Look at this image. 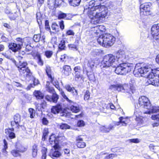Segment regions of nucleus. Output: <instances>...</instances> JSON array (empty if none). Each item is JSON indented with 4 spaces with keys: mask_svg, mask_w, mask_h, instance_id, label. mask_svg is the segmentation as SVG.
<instances>
[{
    "mask_svg": "<svg viewBox=\"0 0 159 159\" xmlns=\"http://www.w3.org/2000/svg\"><path fill=\"white\" fill-rule=\"evenodd\" d=\"M153 66L151 64H145L143 66L139 68L136 67L134 70V74H140L141 76L147 77L148 79L147 82L149 84H151L156 86L159 85V81L158 79L154 80L155 75L153 71L150 72L149 71L152 70Z\"/></svg>",
    "mask_w": 159,
    "mask_h": 159,
    "instance_id": "3",
    "label": "nucleus"
},
{
    "mask_svg": "<svg viewBox=\"0 0 159 159\" xmlns=\"http://www.w3.org/2000/svg\"><path fill=\"white\" fill-rule=\"evenodd\" d=\"M52 28L53 30H54V32H57L59 31V26L56 23L52 24Z\"/></svg>",
    "mask_w": 159,
    "mask_h": 159,
    "instance_id": "33",
    "label": "nucleus"
},
{
    "mask_svg": "<svg viewBox=\"0 0 159 159\" xmlns=\"http://www.w3.org/2000/svg\"><path fill=\"white\" fill-rule=\"evenodd\" d=\"M50 79L51 82L52 83L53 85L57 88L59 87L58 82L57 80H54V77H52V78Z\"/></svg>",
    "mask_w": 159,
    "mask_h": 159,
    "instance_id": "37",
    "label": "nucleus"
},
{
    "mask_svg": "<svg viewBox=\"0 0 159 159\" xmlns=\"http://www.w3.org/2000/svg\"><path fill=\"white\" fill-rule=\"evenodd\" d=\"M107 155L108 154L107 152H102L100 154V156L101 157H103L104 155H106V156L104 157L105 159H112L115 157H117L118 154L117 153H112L109 154L108 155Z\"/></svg>",
    "mask_w": 159,
    "mask_h": 159,
    "instance_id": "18",
    "label": "nucleus"
},
{
    "mask_svg": "<svg viewBox=\"0 0 159 159\" xmlns=\"http://www.w3.org/2000/svg\"><path fill=\"white\" fill-rule=\"evenodd\" d=\"M139 110H136L134 112V115L136 117L135 120L138 122V123L142 124L143 122V117L140 116V114H139Z\"/></svg>",
    "mask_w": 159,
    "mask_h": 159,
    "instance_id": "16",
    "label": "nucleus"
},
{
    "mask_svg": "<svg viewBox=\"0 0 159 159\" xmlns=\"http://www.w3.org/2000/svg\"><path fill=\"white\" fill-rule=\"evenodd\" d=\"M27 65L28 64L26 62L20 61L17 66L20 74H23L27 77H29L32 74L30 70L27 67Z\"/></svg>",
    "mask_w": 159,
    "mask_h": 159,
    "instance_id": "6",
    "label": "nucleus"
},
{
    "mask_svg": "<svg viewBox=\"0 0 159 159\" xmlns=\"http://www.w3.org/2000/svg\"><path fill=\"white\" fill-rule=\"evenodd\" d=\"M99 31H104L105 30V26L103 25H98Z\"/></svg>",
    "mask_w": 159,
    "mask_h": 159,
    "instance_id": "54",
    "label": "nucleus"
},
{
    "mask_svg": "<svg viewBox=\"0 0 159 159\" xmlns=\"http://www.w3.org/2000/svg\"><path fill=\"white\" fill-rule=\"evenodd\" d=\"M148 111L143 112V114H150L152 113H155L159 111V107L157 106H150V108L147 109Z\"/></svg>",
    "mask_w": 159,
    "mask_h": 159,
    "instance_id": "14",
    "label": "nucleus"
},
{
    "mask_svg": "<svg viewBox=\"0 0 159 159\" xmlns=\"http://www.w3.org/2000/svg\"><path fill=\"white\" fill-rule=\"evenodd\" d=\"M65 88L68 92L72 93L74 96H77L78 95L77 90L74 87H71L69 84L65 85Z\"/></svg>",
    "mask_w": 159,
    "mask_h": 159,
    "instance_id": "13",
    "label": "nucleus"
},
{
    "mask_svg": "<svg viewBox=\"0 0 159 159\" xmlns=\"http://www.w3.org/2000/svg\"><path fill=\"white\" fill-rule=\"evenodd\" d=\"M90 97V93L89 91H87L85 93L84 95V99L85 100H88L89 99Z\"/></svg>",
    "mask_w": 159,
    "mask_h": 159,
    "instance_id": "47",
    "label": "nucleus"
},
{
    "mask_svg": "<svg viewBox=\"0 0 159 159\" xmlns=\"http://www.w3.org/2000/svg\"><path fill=\"white\" fill-rule=\"evenodd\" d=\"M62 110L61 106L60 104H57L56 106H53L51 108V112L55 114L61 112Z\"/></svg>",
    "mask_w": 159,
    "mask_h": 159,
    "instance_id": "15",
    "label": "nucleus"
},
{
    "mask_svg": "<svg viewBox=\"0 0 159 159\" xmlns=\"http://www.w3.org/2000/svg\"><path fill=\"white\" fill-rule=\"evenodd\" d=\"M115 126L114 125L110 124V125L108 128H107V129L109 130V132L111 130L113 129L114 128Z\"/></svg>",
    "mask_w": 159,
    "mask_h": 159,
    "instance_id": "61",
    "label": "nucleus"
},
{
    "mask_svg": "<svg viewBox=\"0 0 159 159\" xmlns=\"http://www.w3.org/2000/svg\"><path fill=\"white\" fill-rule=\"evenodd\" d=\"M138 103L140 107L147 109L150 108L151 106V104L148 98L144 96L139 98Z\"/></svg>",
    "mask_w": 159,
    "mask_h": 159,
    "instance_id": "7",
    "label": "nucleus"
},
{
    "mask_svg": "<svg viewBox=\"0 0 159 159\" xmlns=\"http://www.w3.org/2000/svg\"><path fill=\"white\" fill-rule=\"evenodd\" d=\"M77 125L79 127H82L84 126V123L83 120L79 121L77 123Z\"/></svg>",
    "mask_w": 159,
    "mask_h": 159,
    "instance_id": "52",
    "label": "nucleus"
},
{
    "mask_svg": "<svg viewBox=\"0 0 159 159\" xmlns=\"http://www.w3.org/2000/svg\"><path fill=\"white\" fill-rule=\"evenodd\" d=\"M59 148L58 145L56 143L53 148L50 150L48 155L53 158L60 157L61 155V153L58 151Z\"/></svg>",
    "mask_w": 159,
    "mask_h": 159,
    "instance_id": "9",
    "label": "nucleus"
},
{
    "mask_svg": "<svg viewBox=\"0 0 159 159\" xmlns=\"http://www.w3.org/2000/svg\"><path fill=\"white\" fill-rule=\"evenodd\" d=\"M37 57L38 60V64L40 66L43 65V61L41 58L39 54H38L37 55Z\"/></svg>",
    "mask_w": 159,
    "mask_h": 159,
    "instance_id": "45",
    "label": "nucleus"
},
{
    "mask_svg": "<svg viewBox=\"0 0 159 159\" xmlns=\"http://www.w3.org/2000/svg\"><path fill=\"white\" fill-rule=\"evenodd\" d=\"M95 1L92 0L89 2L87 14L94 24L99 23L102 18H105L107 13V9L103 5L94 6Z\"/></svg>",
    "mask_w": 159,
    "mask_h": 159,
    "instance_id": "2",
    "label": "nucleus"
},
{
    "mask_svg": "<svg viewBox=\"0 0 159 159\" xmlns=\"http://www.w3.org/2000/svg\"><path fill=\"white\" fill-rule=\"evenodd\" d=\"M32 155L33 157H36L37 156L38 152V145L36 144H34L31 148Z\"/></svg>",
    "mask_w": 159,
    "mask_h": 159,
    "instance_id": "19",
    "label": "nucleus"
},
{
    "mask_svg": "<svg viewBox=\"0 0 159 159\" xmlns=\"http://www.w3.org/2000/svg\"><path fill=\"white\" fill-rule=\"evenodd\" d=\"M130 142L138 143L140 142V140L138 139H132L129 140Z\"/></svg>",
    "mask_w": 159,
    "mask_h": 159,
    "instance_id": "49",
    "label": "nucleus"
},
{
    "mask_svg": "<svg viewBox=\"0 0 159 159\" xmlns=\"http://www.w3.org/2000/svg\"><path fill=\"white\" fill-rule=\"evenodd\" d=\"M36 108L39 111H40L41 110V109L42 108L41 107V105L39 104H37L36 106Z\"/></svg>",
    "mask_w": 159,
    "mask_h": 159,
    "instance_id": "64",
    "label": "nucleus"
},
{
    "mask_svg": "<svg viewBox=\"0 0 159 159\" xmlns=\"http://www.w3.org/2000/svg\"><path fill=\"white\" fill-rule=\"evenodd\" d=\"M46 90L47 91L50 93H53L54 92V90L53 88L50 87H48V88H46Z\"/></svg>",
    "mask_w": 159,
    "mask_h": 159,
    "instance_id": "53",
    "label": "nucleus"
},
{
    "mask_svg": "<svg viewBox=\"0 0 159 159\" xmlns=\"http://www.w3.org/2000/svg\"><path fill=\"white\" fill-rule=\"evenodd\" d=\"M58 98V96L57 94L53 93L52 96V102L56 103L57 102Z\"/></svg>",
    "mask_w": 159,
    "mask_h": 159,
    "instance_id": "34",
    "label": "nucleus"
},
{
    "mask_svg": "<svg viewBox=\"0 0 159 159\" xmlns=\"http://www.w3.org/2000/svg\"><path fill=\"white\" fill-rule=\"evenodd\" d=\"M116 90L128 93L130 95L131 93H133L135 92V87L134 84L130 83L129 86L126 84L123 85L117 84Z\"/></svg>",
    "mask_w": 159,
    "mask_h": 159,
    "instance_id": "5",
    "label": "nucleus"
},
{
    "mask_svg": "<svg viewBox=\"0 0 159 159\" xmlns=\"http://www.w3.org/2000/svg\"><path fill=\"white\" fill-rule=\"evenodd\" d=\"M80 68L79 66H77L75 67L74 69V70L75 71V73L79 72V71L80 70Z\"/></svg>",
    "mask_w": 159,
    "mask_h": 159,
    "instance_id": "62",
    "label": "nucleus"
},
{
    "mask_svg": "<svg viewBox=\"0 0 159 159\" xmlns=\"http://www.w3.org/2000/svg\"><path fill=\"white\" fill-rule=\"evenodd\" d=\"M68 47L71 50H77V49L76 46L73 44H70L68 45Z\"/></svg>",
    "mask_w": 159,
    "mask_h": 159,
    "instance_id": "46",
    "label": "nucleus"
},
{
    "mask_svg": "<svg viewBox=\"0 0 159 159\" xmlns=\"http://www.w3.org/2000/svg\"><path fill=\"white\" fill-rule=\"evenodd\" d=\"M151 118L153 120H156L159 122V113L157 115H153L151 116Z\"/></svg>",
    "mask_w": 159,
    "mask_h": 159,
    "instance_id": "44",
    "label": "nucleus"
},
{
    "mask_svg": "<svg viewBox=\"0 0 159 159\" xmlns=\"http://www.w3.org/2000/svg\"><path fill=\"white\" fill-rule=\"evenodd\" d=\"M65 43V42L64 40H61L59 45V49L61 50H64L66 48Z\"/></svg>",
    "mask_w": 159,
    "mask_h": 159,
    "instance_id": "30",
    "label": "nucleus"
},
{
    "mask_svg": "<svg viewBox=\"0 0 159 159\" xmlns=\"http://www.w3.org/2000/svg\"><path fill=\"white\" fill-rule=\"evenodd\" d=\"M22 46V43L20 42L19 43H11L9 45V49L14 52L18 51L21 48Z\"/></svg>",
    "mask_w": 159,
    "mask_h": 159,
    "instance_id": "11",
    "label": "nucleus"
},
{
    "mask_svg": "<svg viewBox=\"0 0 159 159\" xmlns=\"http://www.w3.org/2000/svg\"><path fill=\"white\" fill-rule=\"evenodd\" d=\"M66 34L67 35H74L75 34V33L72 30H68L67 31Z\"/></svg>",
    "mask_w": 159,
    "mask_h": 159,
    "instance_id": "58",
    "label": "nucleus"
},
{
    "mask_svg": "<svg viewBox=\"0 0 159 159\" xmlns=\"http://www.w3.org/2000/svg\"><path fill=\"white\" fill-rule=\"evenodd\" d=\"M48 133V128H45L44 129L43 136L42 137V140H45L47 137V136Z\"/></svg>",
    "mask_w": 159,
    "mask_h": 159,
    "instance_id": "32",
    "label": "nucleus"
},
{
    "mask_svg": "<svg viewBox=\"0 0 159 159\" xmlns=\"http://www.w3.org/2000/svg\"><path fill=\"white\" fill-rule=\"evenodd\" d=\"M13 128L7 129L5 130V133L6 134L8 135L9 137L11 139H12L15 137V134L13 132Z\"/></svg>",
    "mask_w": 159,
    "mask_h": 159,
    "instance_id": "17",
    "label": "nucleus"
},
{
    "mask_svg": "<svg viewBox=\"0 0 159 159\" xmlns=\"http://www.w3.org/2000/svg\"><path fill=\"white\" fill-rule=\"evenodd\" d=\"M14 120L16 123V126L18 127L20 125L19 123L20 121V116L18 114L15 115L14 116Z\"/></svg>",
    "mask_w": 159,
    "mask_h": 159,
    "instance_id": "24",
    "label": "nucleus"
},
{
    "mask_svg": "<svg viewBox=\"0 0 159 159\" xmlns=\"http://www.w3.org/2000/svg\"><path fill=\"white\" fill-rule=\"evenodd\" d=\"M40 38V34H38L34 35L33 38V39L35 42H39V41Z\"/></svg>",
    "mask_w": 159,
    "mask_h": 159,
    "instance_id": "41",
    "label": "nucleus"
},
{
    "mask_svg": "<svg viewBox=\"0 0 159 159\" xmlns=\"http://www.w3.org/2000/svg\"><path fill=\"white\" fill-rule=\"evenodd\" d=\"M47 149L45 148H43L42 150V159H46V152L47 151Z\"/></svg>",
    "mask_w": 159,
    "mask_h": 159,
    "instance_id": "40",
    "label": "nucleus"
},
{
    "mask_svg": "<svg viewBox=\"0 0 159 159\" xmlns=\"http://www.w3.org/2000/svg\"><path fill=\"white\" fill-rule=\"evenodd\" d=\"M119 120L120 123L122 124L121 126H126L127 124V119L123 117H121L119 118Z\"/></svg>",
    "mask_w": 159,
    "mask_h": 159,
    "instance_id": "29",
    "label": "nucleus"
},
{
    "mask_svg": "<svg viewBox=\"0 0 159 159\" xmlns=\"http://www.w3.org/2000/svg\"><path fill=\"white\" fill-rule=\"evenodd\" d=\"M20 152L18 150L13 149L11 151V153L14 157H17L20 156Z\"/></svg>",
    "mask_w": 159,
    "mask_h": 159,
    "instance_id": "31",
    "label": "nucleus"
},
{
    "mask_svg": "<svg viewBox=\"0 0 159 159\" xmlns=\"http://www.w3.org/2000/svg\"><path fill=\"white\" fill-rule=\"evenodd\" d=\"M34 94L37 99H42L43 97V94L39 91H35Z\"/></svg>",
    "mask_w": 159,
    "mask_h": 159,
    "instance_id": "23",
    "label": "nucleus"
},
{
    "mask_svg": "<svg viewBox=\"0 0 159 159\" xmlns=\"http://www.w3.org/2000/svg\"><path fill=\"white\" fill-rule=\"evenodd\" d=\"M117 88V84L116 85H111L109 87V89L111 90H116Z\"/></svg>",
    "mask_w": 159,
    "mask_h": 159,
    "instance_id": "57",
    "label": "nucleus"
},
{
    "mask_svg": "<svg viewBox=\"0 0 159 159\" xmlns=\"http://www.w3.org/2000/svg\"><path fill=\"white\" fill-rule=\"evenodd\" d=\"M76 144L78 148H82L86 146L85 143L83 142V139L80 135L76 137Z\"/></svg>",
    "mask_w": 159,
    "mask_h": 159,
    "instance_id": "12",
    "label": "nucleus"
},
{
    "mask_svg": "<svg viewBox=\"0 0 159 159\" xmlns=\"http://www.w3.org/2000/svg\"><path fill=\"white\" fill-rule=\"evenodd\" d=\"M27 150V149L24 147H22L18 150L20 152H25Z\"/></svg>",
    "mask_w": 159,
    "mask_h": 159,
    "instance_id": "60",
    "label": "nucleus"
},
{
    "mask_svg": "<svg viewBox=\"0 0 159 159\" xmlns=\"http://www.w3.org/2000/svg\"><path fill=\"white\" fill-rule=\"evenodd\" d=\"M59 24L60 26V28L63 30L64 28V21L63 20H61L59 22Z\"/></svg>",
    "mask_w": 159,
    "mask_h": 159,
    "instance_id": "56",
    "label": "nucleus"
},
{
    "mask_svg": "<svg viewBox=\"0 0 159 159\" xmlns=\"http://www.w3.org/2000/svg\"><path fill=\"white\" fill-rule=\"evenodd\" d=\"M60 93L65 99L66 100L70 103H73V102L71 100H70L67 97L66 95L64 92L62 90H61L60 91Z\"/></svg>",
    "mask_w": 159,
    "mask_h": 159,
    "instance_id": "25",
    "label": "nucleus"
},
{
    "mask_svg": "<svg viewBox=\"0 0 159 159\" xmlns=\"http://www.w3.org/2000/svg\"><path fill=\"white\" fill-rule=\"evenodd\" d=\"M29 111L30 115V117L31 118H34L35 116V111L33 109L30 108L29 109Z\"/></svg>",
    "mask_w": 159,
    "mask_h": 159,
    "instance_id": "36",
    "label": "nucleus"
},
{
    "mask_svg": "<svg viewBox=\"0 0 159 159\" xmlns=\"http://www.w3.org/2000/svg\"><path fill=\"white\" fill-rule=\"evenodd\" d=\"M75 80L76 81H83L84 80V78L83 76L80 75L79 72H77L75 73Z\"/></svg>",
    "mask_w": 159,
    "mask_h": 159,
    "instance_id": "27",
    "label": "nucleus"
},
{
    "mask_svg": "<svg viewBox=\"0 0 159 159\" xmlns=\"http://www.w3.org/2000/svg\"><path fill=\"white\" fill-rule=\"evenodd\" d=\"M70 5L73 7L78 6L81 0H68Z\"/></svg>",
    "mask_w": 159,
    "mask_h": 159,
    "instance_id": "21",
    "label": "nucleus"
},
{
    "mask_svg": "<svg viewBox=\"0 0 159 159\" xmlns=\"http://www.w3.org/2000/svg\"><path fill=\"white\" fill-rule=\"evenodd\" d=\"M151 33L154 39L159 42V24L154 25L152 26Z\"/></svg>",
    "mask_w": 159,
    "mask_h": 159,
    "instance_id": "10",
    "label": "nucleus"
},
{
    "mask_svg": "<svg viewBox=\"0 0 159 159\" xmlns=\"http://www.w3.org/2000/svg\"><path fill=\"white\" fill-rule=\"evenodd\" d=\"M152 71H153L154 73L155 74V76H157L159 78V68L152 70Z\"/></svg>",
    "mask_w": 159,
    "mask_h": 159,
    "instance_id": "48",
    "label": "nucleus"
},
{
    "mask_svg": "<svg viewBox=\"0 0 159 159\" xmlns=\"http://www.w3.org/2000/svg\"><path fill=\"white\" fill-rule=\"evenodd\" d=\"M52 96L48 95H46L45 97V99L48 101L51 102L52 101Z\"/></svg>",
    "mask_w": 159,
    "mask_h": 159,
    "instance_id": "59",
    "label": "nucleus"
},
{
    "mask_svg": "<svg viewBox=\"0 0 159 159\" xmlns=\"http://www.w3.org/2000/svg\"><path fill=\"white\" fill-rule=\"evenodd\" d=\"M42 122L43 123V125H46L48 123V121L47 120V119L45 118H43L42 119Z\"/></svg>",
    "mask_w": 159,
    "mask_h": 159,
    "instance_id": "63",
    "label": "nucleus"
},
{
    "mask_svg": "<svg viewBox=\"0 0 159 159\" xmlns=\"http://www.w3.org/2000/svg\"><path fill=\"white\" fill-rule=\"evenodd\" d=\"M59 127L62 129H66L70 128V126L66 124H61L59 125Z\"/></svg>",
    "mask_w": 159,
    "mask_h": 159,
    "instance_id": "35",
    "label": "nucleus"
},
{
    "mask_svg": "<svg viewBox=\"0 0 159 159\" xmlns=\"http://www.w3.org/2000/svg\"><path fill=\"white\" fill-rule=\"evenodd\" d=\"M92 30L93 31L94 33L96 34H98L100 32L98 25L94 27Z\"/></svg>",
    "mask_w": 159,
    "mask_h": 159,
    "instance_id": "51",
    "label": "nucleus"
},
{
    "mask_svg": "<svg viewBox=\"0 0 159 159\" xmlns=\"http://www.w3.org/2000/svg\"><path fill=\"white\" fill-rule=\"evenodd\" d=\"M4 145V148L2 149V152L3 154L6 156H7V155L8 152L6 151L7 149V141L4 139L3 141Z\"/></svg>",
    "mask_w": 159,
    "mask_h": 159,
    "instance_id": "22",
    "label": "nucleus"
},
{
    "mask_svg": "<svg viewBox=\"0 0 159 159\" xmlns=\"http://www.w3.org/2000/svg\"><path fill=\"white\" fill-rule=\"evenodd\" d=\"M46 71L49 78L52 79V71L50 67L49 66H46Z\"/></svg>",
    "mask_w": 159,
    "mask_h": 159,
    "instance_id": "28",
    "label": "nucleus"
},
{
    "mask_svg": "<svg viewBox=\"0 0 159 159\" xmlns=\"http://www.w3.org/2000/svg\"><path fill=\"white\" fill-rule=\"evenodd\" d=\"M66 14L61 13L59 14L58 16V18L59 19H63L66 17Z\"/></svg>",
    "mask_w": 159,
    "mask_h": 159,
    "instance_id": "50",
    "label": "nucleus"
},
{
    "mask_svg": "<svg viewBox=\"0 0 159 159\" xmlns=\"http://www.w3.org/2000/svg\"><path fill=\"white\" fill-rule=\"evenodd\" d=\"M63 69L64 70V74L66 76L69 75L71 71L70 66L68 65L65 66L63 67Z\"/></svg>",
    "mask_w": 159,
    "mask_h": 159,
    "instance_id": "20",
    "label": "nucleus"
},
{
    "mask_svg": "<svg viewBox=\"0 0 159 159\" xmlns=\"http://www.w3.org/2000/svg\"><path fill=\"white\" fill-rule=\"evenodd\" d=\"M100 130L105 133H107L109 132V130L107 129V128H106L105 126H101L99 127Z\"/></svg>",
    "mask_w": 159,
    "mask_h": 159,
    "instance_id": "43",
    "label": "nucleus"
},
{
    "mask_svg": "<svg viewBox=\"0 0 159 159\" xmlns=\"http://www.w3.org/2000/svg\"><path fill=\"white\" fill-rule=\"evenodd\" d=\"M8 52H9V51H7L6 52L2 53V55L6 58L10 59L11 58V56L10 55L8 54Z\"/></svg>",
    "mask_w": 159,
    "mask_h": 159,
    "instance_id": "55",
    "label": "nucleus"
},
{
    "mask_svg": "<svg viewBox=\"0 0 159 159\" xmlns=\"http://www.w3.org/2000/svg\"><path fill=\"white\" fill-rule=\"evenodd\" d=\"M62 2V0H55L53 3L55 7H57L60 5Z\"/></svg>",
    "mask_w": 159,
    "mask_h": 159,
    "instance_id": "38",
    "label": "nucleus"
},
{
    "mask_svg": "<svg viewBox=\"0 0 159 159\" xmlns=\"http://www.w3.org/2000/svg\"><path fill=\"white\" fill-rule=\"evenodd\" d=\"M115 40V38L109 34H105L100 35L98 39V42L103 47L109 48L112 46Z\"/></svg>",
    "mask_w": 159,
    "mask_h": 159,
    "instance_id": "4",
    "label": "nucleus"
},
{
    "mask_svg": "<svg viewBox=\"0 0 159 159\" xmlns=\"http://www.w3.org/2000/svg\"><path fill=\"white\" fill-rule=\"evenodd\" d=\"M123 56L118 53L116 59L115 57L110 54L104 57L102 64L103 67H108L111 66L116 67L115 72L117 74L125 75L133 69V65L129 63H121Z\"/></svg>",
    "mask_w": 159,
    "mask_h": 159,
    "instance_id": "1",
    "label": "nucleus"
},
{
    "mask_svg": "<svg viewBox=\"0 0 159 159\" xmlns=\"http://www.w3.org/2000/svg\"><path fill=\"white\" fill-rule=\"evenodd\" d=\"M53 54V52L52 51H47L45 52V55L48 58H50Z\"/></svg>",
    "mask_w": 159,
    "mask_h": 159,
    "instance_id": "42",
    "label": "nucleus"
},
{
    "mask_svg": "<svg viewBox=\"0 0 159 159\" xmlns=\"http://www.w3.org/2000/svg\"><path fill=\"white\" fill-rule=\"evenodd\" d=\"M49 140L51 144H52L53 143H55V144L56 143H55L56 138L54 134H52L50 136Z\"/></svg>",
    "mask_w": 159,
    "mask_h": 159,
    "instance_id": "39",
    "label": "nucleus"
},
{
    "mask_svg": "<svg viewBox=\"0 0 159 159\" xmlns=\"http://www.w3.org/2000/svg\"><path fill=\"white\" fill-rule=\"evenodd\" d=\"M70 110L73 112L74 113H77L80 111L79 107L78 106L71 105L70 107Z\"/></svg>",
    "mask_w": 159,
    "mask_h": 159,
    "instance_id": "26",
    "label": "nucleus"
},
{
    "mask_svg": "<svg viewBox=\"0 0 159 159\" xmlns=\"http://www.w3.org/2000/svg\"><path fill=\"white\" fill-rule=\"evenodd\" d=\"M151 5L150 3L147 2L142 4L140 6L141 16H147L150 14V7Z\"/></svg>",
    "mask_w": 159,
    "mask_h": 159,
    "instance_id": "8",
    "label": "nucleus"
}]
</instances>
